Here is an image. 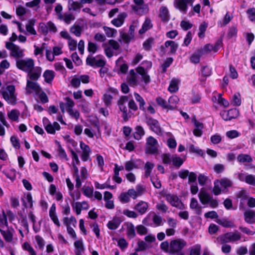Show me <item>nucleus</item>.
Masks as SVG:
<instances>
[{
	"instance_id": "nucleus-1",
	"label": "nucleus",
	"mask_w": 255,
	"mask_h": 255,
	"mask_svg": "<svg viewBox=\"0 0 255 255\" xmlns=\"http://www.w3.org/2000/svg\"><path fill=\"white\" fill-rule=\"evenodd\" d=\"M16 66L19 69L27 73V77L32 80L37 81L41 76V68L34 67V60L31 58L16 59Z\"/></svg>"
},
{
	"instance_id": "nucleus-2",
	"label": "nucleus",
	"mask_w": 255,
	"mask_h": 255,
	"mask_svg": "<svg viewBox=\"0 0 255 255\" xmlns=\"http://www.w3.org/2000/svg\"><path fill=\"white\" fill-rule=\"evenodd\" d=\"M15 89L14 85L7 86L6 88L1 93L4 99L8 104L14 105L16 104V95L15 92Z\"/></svg>"
},
{
	"instance_id": "nucleus-3",
	"label": "nucleus",
	"mask_w": 255,
	"mask_h": 255,
	"mask_svg": "<svg viewBox=\"0 0 255 255\" xmlns=\"http://www.w3.org/2000/svg\"><path fill=\"white\" fill-rule=\"evenodd\" d=\"M5 47L10 51V55L16 59H21L24 56V49L12 42H6Z\"/></svg>"
},
{
	"instance_id": "nucleus-4",
	"label": "nucleus",
	"mask_w": 255,
	"mask_h": 255,
	"mask_svg": "<svg viewBox=\"0 0 255 255\" xmlns=\"http://www.w3.org/2000/svg\"><path fill=\"white\" fill-rule=\"evenodd\" d=\"M102 47L104 49L106 55L108 58H111L114 55L113 50H118L120 48V45L117 41L110 39L107 42L104 43L102 44Z\"/></svg>"
},
{
	"instance_id": "nucleus-5",
	"label": "nucleus",
	"mask_w": 255,
	"mask_h": 255,
	"mask_svg": "<svg viewBox=\"0 0 255 255\" xmlns=\"http://www.w3.org/2000/svg\"><path fill=\"white\" fill-rule=\"evenodd\" d=\"M186 245L187 243L183 239H178L172 240L170 243L169 253L172 254L180 253Z\"/></svg>"
},
{
	"instance_id": "nucleus-6",
	"label": "nucleus",
	"mask_w": 255,
	"mask_h": 255,
	"mask_svg": "<svg viewBox=\"0 0 255 255\" xmlns=\"http://www.w3.org/2000/svg\"><path fill=\"white\" fill-rule=\"evenodd\" d=\"M145 152L150 154H154L158 152V141L152 136L146 138Z\"/></svg>"
},
{
	"instance_id": "nucleus-7",
	"label": "nucleus",
	"mask_w": 255,
	"mask_h": 255,
	"mask_svg": "<svg viewBox=\"0 0 255 255\" xmlns=\"http://www.w3.org/2000/svg\"><path fill=\"white\" fill-rule=\"evenodd\" d=\"M145 122L149 127V129L157 134H161L162 133V128L160 126L158 121L152 117H146Z\"/></svg>"
},
{
	"instance_id": "nucleus-8",
	"label": "nucleus",
	"mask_w": 255,
	"mask_h": 255,
	"mask_svg": "<svg viewBox=\"0 0 255 255\" xmlns=\"http://www.w3.org/2000/svg\"><path fill=\"white\" fill-rule=\"evenodd\" d=\"M163 197L172 206L175 207L179 209H183L184 208L183 203L177 195L168 193L165 194Z\"/></svg>"
},
{
	"instance_id": "nucleus-9",
	"label": "nucleus",
	"mask_w": 255,
	"mask_h": 255,
	"mask_svg": "<svg viewBox=\"0 0 255 255\" xmlns=\"http://www.w3.org/2000/svg\"><path fill=\"white\" fill-rule=\"evenodd\" d=\"M98 56L93 57L89 55L86 58V64L93 67H103L106 65V61L102 59H97Z\"/></svg>"
},
{
	"instance_id": "nucleus-10",
	"label": "nucleus",
	"mask_w": 255,
	"mask_h": 255,
	"mask_svg": "<svg viewBox=\"0 0 255 255\" xmlns=\"http://www.w3.org/2000/svg\"><path fill=\"white\" fill-rule=\"evenodd\" d=\"M239 111L236 109H232L228 111L221 112L220 115L224 121H231L236 118L239 115Z\"/></svg>"
},
{
	"instance_id": "nucleus-11",
	"label": "nucleus",
	"mask_w": 255,
	"mask_h": 255,
	"mask_svg": "<svg viewBox=\"0 0 255 255\" xmlns=\"http://www.w3.org/2000/svg\"><path fill=\"white\" fill-rule=\"evenodd\" d=\"M36 81L32 80L28 78L27 79L26 83V92L28 94L31 93V91L30 90H32L36 93H40L41 91V88L40 87L39 85L38 84Z\"/></svg>"
},
{
	"instance_id": "nucleus-12",
	"label": "nucleus",
	"mask_w": 255,
	"mask_h": 255,
	"mask_svg": "<svg viewBox=\"0 0 255 255\" xmlns=\"http://www.w3.org/2000/svg\"><path fill=\"white\" fill-rule=\"evenodd\" d=\"M168 47H170L169 53L172 54H175L178 47V44L173 41L168 40L165 42L164 46L163 45L161 46L160 49L164 51L165 48H167Z\"/></svg>"
},
{
	"instance_id": "nucleus-13",
	"label": "nucleus",
	"mask_w": 255,
	"mask_h": 255,
	"mask_svg": "<svg viewBox=\"0 0 255 255\" xmlns=\"http://www.w3.org/2000/svg\"><path fill=\"white\" fill-rule=\"evenodd\" d=\"M133 2L135 5L131 6L132 9L136 13L142 15L144 10V8L142 7L144 3L143 0H133Z\"/></svg>"
},
{
	"instance_id": "nucleus-14",
	"label": "nucleus",
	"mask_w": 255,
	"mask_h": 255,
	"mask_svg": "<svg viewBox=\"0 0 255 255\" xmlns=\"http://www.w3.org/2000/svg\"><path fill=\"white\" fill-rule=\"evenodd\" d=\"M148 208V205L147 203L142 201L138 202L134 207V209L141 215L145 213Z\"/></svg>"
},
{
	"instance_id": "nucleus-15",
	"label": "nucleus",
	"mask_w": 255,
	"mask_h": 255,
	"mask_svg": "<svg viewBox=\"0 0 255 255\" xmlns=\"http://www.w3.org/2000/svg\"><path fill=\"white\" fill-rule=\"evenodd\" d=\"M198 197L200 202L203 205L209 203L212 197L209 193L203 190L200 191Z\"/></svg>"
},
{
	"instance_id": "nucleus-16",
	"label": "nucleus",
	"mask_w": 255,
	"mask_h": 255,
	"mask_svg": "<svg viewBox=\"0 0 255 255\" xmlns=\"http://www.w3.org/2000/svg\"><path fill=\"white\" fill-rule=\"evenodd\" d=\"M203 55L202 50H201L200 49H198L191 55L190 60L191 63L198 64L200 62V58Z\"/></svg>"
},
{
	"instance_id": "nucleus-17",
	"label": "nucleus",
	"mask_w": 255,
	"mask_h": 255,
	"mask_svg": "<svg viewBox=\"0 0 255 255\" xmlns=\"http://www.w3.org/2000/svg\"><path fill=\"white\" fill-rule=\"evenodd\" d=\"M174 6L178 9L183 13H186L187 11L188 5L183 1V0H175Z\"/></svg>"
},
{
	"instance_id": "nucleus-18",
	"label": "nucleus",
	"mask_w": 255,
	"mask_h": 255,
	"mask_svg": "<svg viewBox=\"0 0 255 255\" xmlns=\"http://www.w3.org/2000/svg\"><path fill=\"white\" fill-rule=\"evenodd\" d=\"M127 16L126 12H123L119 14L118 17L112 20V24L117 27L121 26L124 22L125 18Z\"/></svg>"
},
{
	"instance_id": "nucleus-19",
	"label": "nucleus",
	"mask_w": 255,
	"mask_h": 255,
	"mask_svg": "<svg viewBox=\"0 0 255 255\" xmlns=\"http://www.w3.org/2000/svg\"><path fill=\"white\" fill-rule=\"evenodd\" d=\"M45 129L46 131L50 134H54L55 133V130H59L60 129V126L59 124L55 122L53 124H48L45 126Z\"/></svg>"
},
{
	"instance_id": "nucleus-20",
	"label": "nucleus",
	"mask_w": 255,
	"mask_h": 255,
	"mask_svg": "<svg viewBox=\"0 0 255 255\" xmlns=\"http://www.w3.org/2000/svg\"><path fill=\"white\" fill-rule=\"evenodd\" d=\"M245 220L249 224L255 223V212L253 210H248L244 213Z\"/></svg>"
},
{
	"instance_id": "nucleus-21",
	"label": "nucleus",
	"mask_w": 255,
	"mask_h": 255,
	"mask_svg": "<svg viewBox=\"0 0 255 255\" xmlns=\"http://www.w3.org/2000/svg\"><path fill=\"white\" fill-rule=\"evenodd\" d=\"M121 222L122 220L119 217H115L108 222L107 227L109 229L114 230L119 227Z\"/></svg>"
},
{
	"instance_id": "nucleus-22",
	"label": "nucleus",
	"mask_w": 255,
	"mask_h": 255,
	"mask_svg": "<svg viewBox=\"0 0 255 255\" xmlns=\"http://www.w3.org/2000/svg\"><path fill=\"white\" fill-rule=\"evenodd\" d=\"M82 6L79 2L75 1L73 0H69L68 1V8L69 11L79 12Z\"/></svg>"
},
{
	"instance_id": "nucleus-23",
	"label": "nucleus",
	"mask_w": 255,
	"mask_h": 255,
	"mask_svg": "<svg viewBox=\"0 0 255 255\" xmlns=\"http://www.w3.org/2000/svg\"><path fill=\"white\" fill-rule=\"evenodd\" d=\"M137 72L141 76L145 83L147 84L150 82V76L148 75L145 69L142 67H138L136 68Z\"/></svg>"
},
{
	"instance_id": "nucleus-24",
	"label": "nucleus",
	"mask_w": 255,
	"mask_h": 255,
	"mask_svg": "<svg viewBox=\"0 0 255 255\" xmlns=\"http://www.w3.org/2000/svg\"><path fill=\"white\" fill-rule=\"evenodd\" d=\"M152 26L151 20L148 18H146L142 25L141 28L139 30V33L140 34L144 33L146 31L151 28Z\"/></svg>"
},
{
	"instance_id": "nucleus-25",
	"label": "nucleus",
	"mask_w": 255,
	"mask_h": 255,
	"mask_svg": "<svg viewBox=\"0 0 255 255\" xmlns=\"http://www.w3.org/2000/svg\"><path fill=\"white\" fill-rule=\"evenodd\" d=\"M134 129L135 131L133 133L134 138L136 140L140 139L145 134L143 128L140 126H137Z\"/></svg>"
},
{
	"instance_id": "nucleus-26",
	"label": "nucleus",
	"mask_w": 255,
	"mask_h": 255,
	"mask_svg": "<svg viewBox=\"0 0 255 255\" xmlns=\"http://www.w3.org/2000/svg\"><path fill=\"white\" fill-rule=\"evenodd\" d=\"M159 16L164 21H168L169 20V11L167 8L162 6L159 9Z\"/></svg>"
},
{
	"instance_id": "nucleus-27",
	"label": "nucleus",
	"mask_w": 255,
	"mask_h": 255,
	"mask_svg": "<svg viewBox=\"0 0 255 255\" xmlns=\"http://www.w3.org/2000/svg\"><path fill=\"white\" fill-rule=\"evenodd\" d=\"M13 230H10L7 229L6 231L2 230L0 229V232L3 236L4 240L7 242H10L12 241L13 239Z\"/></svg>"
},
{
	"instance_id": "nucleus-28",
	"label": "nucleus",
	"mask_w": 255,
	"mask_h": 255,
	"mask_svg": "<svg viewBox=\"0 0 255 255\" xmlns=\"http://www.w3.org/2000/svg\"><path fill=\"white\" fill-rule=\"evenodd\" d=\"M54 71L50 70H46L43 73V77L45 81L47 83H50L53 80L55 76Z\"/></svg>"
},
{
	"instance_id": "nucleus-29",
	"label": "nucleus",
	"mask_w": 255,
	"mask_h": 255,
	"mask_svg": "<svg viewBox=\"0 0 255 255\" xmlns=\"http://www.w3.org/2000/svg\"><path fill=\"white\" fill-rule=\"evenodd\" d=\"M237 197L240 199V204H243L245 201L249 197V193L245 190L242 189L237 194Z\"/></svg>"
},
{
	"instance_id": "nucleus-30",
	"label": "nucleus",
	"mask_w": 255,
	"mask_h": 255,
	"mask_svg": "<svg viewBox=\"0 0 255 255\" xmlns=\"http://www.w3.org/2000/svg\"><path fill=\"white\" fill-rule=\"evenodd\" d=\"M120 111L123 112V118L125 122H127L130 117L129 112H128V109L125 104H118Z\"/></svg>"
},
{
	"instance_id": "nucleus-31",
	"label": "nucleus",
	"mask_w": 255,
	"mask_h": 255,
	"mask_svg": "<svg viewBox=\"0 0 255 255\" xmlns=\"http://www.w3.org/2000/svg\"><path fill=\"white\" fill-rule=\"evenodd\" d=\"M179 101V98L176 95L171 96L168 99L169 110H173L175 108L176 104Z\"/></svg>"
},
{
	"instance_id": "nucleus-32",
	"label": "nucleus",
	"mask_w": 255,
	"mask_h": 255,
	"mask_svg": "<svg viewBox=\"0 0 255 255\" xmlns=\"http://www.w3.org/2000/svg\"><path fill=\"white\" fill-rule=\"evenodd\" d=\"M237 160L240 163H250L253 161V159L250 155L245 154H240L238 155Z\"/></svg>"
},
{
	"instance_id": "nucleus-33",
	"label": "nucleus",
	"mask_w": 255,
	"mask_h": 255,
	"mask_svg": "<svg viewBox=\"0 0 255 255\" xmlns=\"http://www.w3.org/2000/svg\"><path fill=\"white\" fill-rule=\"evenodd\" d=\"M127 234L129 239H133L135 236L134 226L131 223L127 225Z\"/></svg>"
},
{
	"instance_id": "nucleus-34",
	"label": "nucleus",
	"mask_w": 255,
	"mask_h": 255,
	"mask_svg": "<svg viewBox=\"0 0 255 255\" xmlns=\"http://www.w3.org/2000/svg\"><path fill=\"white\" fill-rule=\"evenodd\" d=\"M35 24V20L31 19L29 20L28 23L26 25V31L30 34L36 35V31L34 29L33 26Z\"/></svg>"
},
{
	"instance_id": "nucleus-35",
	"label": "nucleus",
	"mask_w": 255,
	"mask_h": 255,
	"mask_svg": "<svg viewBox=\"0 0 255 255\" xmlns=\"http://www.w3.org/2000/svg\"><path fill=\"white\" fill-rule=\"evenodd\" d=\"M217 223L219 225H221L224 227H234L235 225L233 223L227 219H218L216 221Z\"/></svg>"
},
{
	"instance_id": "nucleus-36",
	"label": "nucleus",
	"mask_w": 255,
	"mask_h": 255,
	"mask_svg": "<svg viewBox=\"0 0 255 255\" xmlns=\"http://www.w3.org/2000/svg\"><path fill=\"white\" fill-rule=\"evenodd\" d=\"M178 80L177 79H172L170 83L169 86L168 87V90L171 93H174L177 92L178 90Z\"/></svg>"
},
{
	"instance_id": "nucleus-37",
	"label": "nucleus",
	"mask_w": 255,
	"mask_h": 255,
	"mask_svg": "<svg viewBox=\"0 0 255 255\" xmlns=\"http://www.w3.org/2000/svg\"><path fill=\"white\" fill-rule=\"evenodd\" d=\"M154 167V164L150 162H147L144 166L145 169V174L144 176L145 178H148L151 172V171L153 167Z\"/></svg>"
},
{
	"instance_id": "nucleus-38",
	"label": "nucleus",
	"mask_w": 255,
	"mask_h": 255,
	"mask_svg": "<svg viewBox=\"0 0 255 255\" xmlns=\"http://www.w3.org/2000/svg\"><path fill=\"white\" fill-rule=\"evenodd\" d=\"M227 236H228V238L229 239L230 242H234L239 241L241 238L240 234L237 232L227 233Z\"/></svg>"
},
{
	"instance_id": "nucleus-39",
	"label": "nucleus",
	"mask_w": 255,
	"mask_h": 255,
	"mask_svg": "<svg viewBox=\"0 0 255 255\" xmlns=\"http://www.w3.org/2000/svg\"><path fill=\"white\" fill-rule=\"evenodd\" d=\"M82 31V27L78 24H74L70 28V32L78 37L81 35Z\"/></svg>"
},
{
	"instance_id": "nucleus-40",
	"label": "nucleus",
	"mask_w": 255,
	"mask_h": 255,
	"mask_svg": "<svg viewBox=\"0 0 255 255\" xmlns=\"http://www.w3.org/2000/svg\"><path fill=\"white\" fill-rule=\"evenodd\" d=\"M120 38L126 43H128L131 39L133 38V36L131 34L124 32L123 31H120Z\"/></svg>"
},
{
	"instance_id": "nucleus-41",
	"label": "nucleus",
	"mask_w": 255,
	"mask_h": 255,
	"mask_svg": "<svg viewBox=\"0 0 255 255\" xmlns=\"http://www.w3.org/2000/svg\"><path fill=\"white\" fill-rule=\"evenodd\" d=\"M74 245L75 248V254H77V252H79V254H82V253L84 252V248L82 241L78 240L75 241Z\"/></svg>"
},
{
	"instance_id": "nucleus-42",
	"label": "nucleus",
	"mask_w": 255,
	"mask_h": 255,
	"mask_svg": "<svg viewBox=\"0 0 255 255\" xmlns=\"http://www.w3.org/2000/svg\"><path fill=\"white\" fill-rule=\"evenodd\" d=\"M172 162L173 165L178 168L180 167L183 163L182 159L176 155H173L172 156Z\"/></svg>"
},
{
	"instance_id": "nucleus-43",
	"label": "nucleus",
	"mask_w": 255,
	"mask_h": 255,
	"mask_svg": "<svg viewBox=\"0 0 255 255\" xmlns=\"http://www.w3.org/2000/svg\"><path fill=\"white\" fill-rule=\"evenodd\" d=\"M221 186L226 189L230 187L233 185V182L227 178H223L219 180Z\"/></svg>"
},
{
	"instance_id": "nucleus-44",
	"label": "nucleus",
	"mask_w": 255,
	"mask_h": 255,
	"mask_svg": "<svg viewBox=\"0 0 255 255\" xmlns=\"http://www.w3.org/2000/svg\"><path fill=\"white\" fill-rule=\"evenodd\" d=\"M214 184V187L213 189L212 192L215 195H218L221 193V186L219 179L216 180Z\"/></svg>"
},
{
	"instance_id": "nucleus-45",
	"label": "nucleus",
	"mask_w": 255,
	"mask_h": 255,
	"mask_svg": "<svg viewBox=\"0 0 255 255\" xmlns=\"http://www.w3.org/2000/svg\"><path fill=\"white\" fill-rule=\"evenodd\" d=\"M134 95L136 101L139 103L140 110L142 111H144L145 102L143 99L138 94L136 93H134Z\"/></svg>"
},
{
	"instance_id": "nucleus-46",
	"label": "nucleus",
	"mask_w": 255,
	"mask_h": 255,
	"mask_svg": "<svg viewBox=\"0 0 255 255\" xmlns=\"http://www.w3.org/2000/svg\"><path fill=\"white\" fill-rule=\"evenodd\" d=\"M2 173L11 180H14L15 179L16 171L14 169H10L8 171L3 170Z\"/></svg>"
},
{
	"instance_id": "nucleus-47",
	"label": "nucleus",
	"mask_w": 255,
	"mask_h": 255,
	"mask_svg": "<svg viewBox=\"0 0 255 255\" xmlns=\"http://www.w3.org/2000/svg\"><path fill=\"white\" fill-rule=\"evenodd\" d=\"M103 29L108 37H115V35L117 33V30L114 28H111L107 26H104Z\"/></svg>"
},
{
	"instance_id": "nucleus-48",
	"label": "nucleus",
	"mask_w": 255,
	"mask_h": 255,
	"mask_svg": "<svg viewBox=\"0 0 255 255\" xmlns=\"http://www.w3.org/2000/svg\"><path fill=\"white\" fill-rule=\"evenodd\" d=\"M98 45L96 43L92 42H89L88 44L87 50L89 52L91 53V55H92L96 52L98 50Z\"/></svg>"
},
{
	"instance_id": "nucleus-49",
	"label": "nucleus",
	"mask_w": 255,
	"mask_h": 255,
	"mask_svg": "<svg viewBox=\"0 0 255 255\" xmlns=\"http://www.w3.org/2000/svg\"><path fill=\"white\" fill-rule=\"evenodd\" d=\"M19 115V112L16 110H12L8 113V117L13 121H17Z\"/></svg>"
},
{
	"instance_id": "nucleus-50",
	"label": "nucleus",
	"mask_w": 255,
	"mask_h": 255,
	"mask_svg": "<svg viewBox=\"0 0 255 255\" xmlns=\"http://www.w3.org/2000/svg\"><path fill=\"white\" fill-rule=\"evenodd\" d=\"M47 27V23H40L38 28L39 32L45 36L47 35L48 33Z\"/></svg>"
},
{
	"instance_id": "nucleus-51",
	"label": "nucleus",
	"mask_w": 255,
	"mask_h": 255,
	"mask_svg": "<svg viewBox=\"0 0 255 255\" xmlns=\"http://www.w3.org/2000/svg\"><path fill=\"white\" fill-rule=\"evenodd\" d=\"M208 26L207 23L205 22H202L199 26V32L198 33V36L200 38H203L205 36V32L206 30L207 27Z\"/></svg>"
},
{
	"instance_id": "nucleus-52",
	"label": "nucleus",
	"mask_w": 255,
	"mask_h": 255,
	"mask_svg": "<svg viewBox=\"0 0 255 255\" xmlns=\"http://www.w3.org/2000/svg\"><path fill=\"white\" fill-rule=\"evenodd\" d=\"M156 101L158 105L162 107L163 109L169 110L168 103H167L166 101L161 97H157L156 99Z\"/></svg>"
},
{
	"instance_id": "nucleus-53",
	"label": "nucleus",
	"mask_w": 255,
	"mask_h": 255,
	"mask_svg": "<svg viewBox=\"0 0 255 255\" xmlns=\"http://www.w3.org/2000/svg\"><path fill=\"white\" fill-rule=\"evenodd\" d=\"M137 245L138 247L135 249L136 252L143 251L148 248L147 244L143 241H138Z\"/></svg>"
},
{
	"instance_id": "nucleus-54",
	"label": "nucleus",
	"mask_w": 255,
	"mask_h": 255,
	"mask_svg": "<svg viewBox=\"0 0 255 255\" xmlns=\"http://www.w3.org/2000/svg\"><path fill=\"white\" fill-rule=\"evenodd\" d=\"M173 59L171 57L167 58L164 63L161 66L162 69V72L165 73L166 71L167 68L170 66V65L173 62Z\"/></svg>"
},
{
	"instance_id": "nucleus-55",
	"label": "nucleus",
	"mask_w": 255,
	"mask_h": 255,
	"mask_svg": "<svg viewBox=\"0 0 255 255\" xmlns=\"http://www.w3.org/2000/svg\"><path fill=\"white\" fill-rule=\"evenodd\" d=\"M154 41V39L152 37L148 38L146 40H145L143 44V48L147 51L149 50L151 48L152 44H153Z\"/></svg>"
},
{
	"instance_id": "nucleus-56",
	"label": "nucleus",
	"mask_w": 255,
	"mask_h": 255,
	"mask_svg": "<svg viewBox=\"0 0 255 255\" xmlns=\"http://www.w3.org/2000/svg\"><path fill=\"white\" fill-rule=\"evenodd\" d=\"M82 191L84 195L88 197H90L93 195V189L89 186H84L82 188Z\"/></svg>"
},
{
	"instance_id": "nucleus-57",
	"label": "nucleus",
	"mask_w": 255,
	"mask_h": 255,
	"mask_svg": "<svg viewBox=\"0 0 255 255\" xmlns=\"http://www.w3.org/2000/svg\"><path fill=\"white\" fill-rule=\"evenodd\" d=\"M237 32L238 30L236 26H232L230 27L227 33L228 37L231 38L233 37L236 36Z\"/></svg>"
},
{
	"instance_id": "nucleus-58",
	"label": "nucleus",
	"mask_w": 255,
	"mask_h": 255,
	"mask_svg": "<svg viewBox=\"0 0 255 255\" xmlns=\"http://www.w3.org/2000/svg\"><path fill=\"white\" fill-rule=\"evenodd\" d=\"M232 18H233V16H230L229 14V12H227V13L226 14V15L224 18L223 23H222L221 21H220V22L218 23V24L219 25L220 24V26L221 27L225 26L231 21V20L232 19Z\"/></svg>"
},
{
	"instance_id": "nucleus-59",
	"label": "nucleus",
	"mask_w": 255,
	"mask_h": 255,
	"mask_svg": "<svg viewBox=\"0 0 255 255\" xmlns=\"http://www.w3.org/2000/svg\"><path fill=\"white\" fill-rule=\"evenodd\" d=\"M23 248L24 250L28 252L30 255H36L35 252L32 247L27 242H25L23 245Z\"/></svg>"
},
{
	"instance_id": "nucleus-60",
	"label": "nucleus",
	"mask_w": 255,
	"mask_h": 255,
	"mask_svg": "<svg viewBox=\"0 0 255 255\" xmlns=\"http://www.w3.org/2000/svg\"><path fill=\"white\" fill-rule=\"evenodd\" d=\"M161 158L162 162L164 164H170L172 161V157L169 153H164L162 154Z\"/></svg>"
},
{
	"instance_id": "nucleus-61",
	"label": "nucleus",
	"mask_w": 255,
	"mask_h": 255,
	"mask_svg": "<svg viewBox=\"0 0 255 255\" xmlns=\"http://www.w3.org/2000/svg\"><path fill=\"white\" fill-rule=\"evenodd\" d=\"M58 151L59 156L65 159L66 160H68V158L65 151L64 149L62 147L60 143H58Z\"/></svg>"
},
{
	"instance_id": "nucleus-62",
	"label": "nucleus",
	"mask_w": 255,
	"mask_h": 255,
	"mask_svg": "<svg viewBox=\"0 0 255 255\" xmlns=\"http://www.w3.org/2000/svg\"><path fill=\"white\" fill-rule=\"evenodd\" d=\"M247 13L248 14V17L250 20L253 22H255V8H249Z\"/></svg>"
},
{
	"instance_id": "nucleus-63",
	"label": "nucleus",
	"mask_w": 255,
	"mask_h": 255,
	"mask_svg": "<svg viewBox=\"0 0 255 255\" xmlns=\"http://www.w3.org/2000/svg\"><path fill=\"white\" fill-rule=\"evenodd\" d=\"M75 19V17L72 13H64V21L66 24H70L71 23V21L72 20H74Z\"/></svg>"
},
{
	"instance_id": "nucleus-64",
	"label": "nucleus",
	"mask_w": 255,
	"mask_h": 255,
	"mask_svg": "<svg viewBox=\"0 0 255 255\" xmlns=\"http://www.w3.org/2000/svg\"><path fill=\"white\" fill-rule=\"evenodd\" d=\"M200 246L196 245L190 249V255H200Z\"/></svg>"
}]
</instances>
